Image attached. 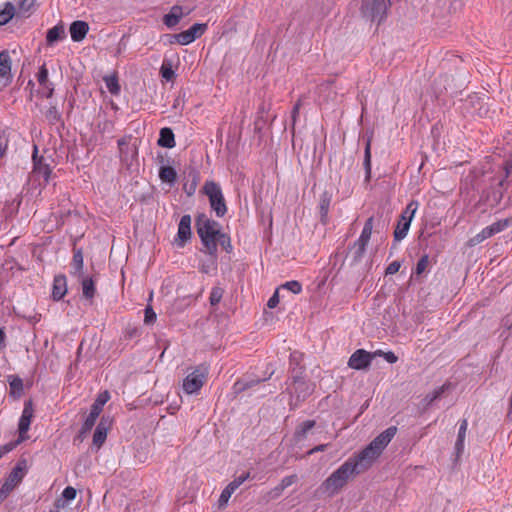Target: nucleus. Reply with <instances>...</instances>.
<instances>
[{"label":"nucleus","mask_w":512,"mask_h":512,"mask_svg":"<svg viewBox=\"0 0 512 512\" xmlns=\"http://www.w3.org/2000/svg\"><path fill=\"white\" fill-rule=\"evenodd\" d=\"M397 428L391 426L379 434L357 455L348 458L319 487V491L332 497L336 495L355 475L366 471L380 456L385 447L396 435Z\"/></svg>","instance_id":"1"},{"label":"nucleus","mask_w":512,"mask_h":512,"mask_svg":"<svg viewBox=\"0 0 512 512\" xmlns=\"http://www.w3.org/2000/svg\"><path fill=\"white\" fill-rule=\"evenodd\" d=\"M196 226L205 251L210 255H215L217 252V238L221 233L219 223L205 215H200L197 218Z\"/></svg>","instance_id":"2"},{"label":"nucleus","mask_w":512,"mask_h":512,"mask_svg":"<svg viewBox=\"0 0 512 512\" xmlns=\"http://www.w3.org/2000/svg\"><path fill=\"white\" fill-rule=\"evenodd\" d=\"M203 190L208 196L210 206L216 216L223 217L227 212V206L220 185L214 181H207L204 184Z\"/></svg>","instance_id":"3"},{"label":"nucleus","mask_w":512,"mask_h":512,"mask_svg":"<svg viewBox=\"0 0 512 512\" xmlns=\"http://www.w3.org/2000/svg\"><path fill=\"white\" fill-rule=\"evenodd\" d=\"M390 6V0H363L361 13L363 17L380 23Z\"/></svg>","instance_id":"4"},{"label":"nucleus","mask_w":512,"mask_h":512,"mask_svg":"<svg viewBox=\"0 0 512 512\" xmlns=\"http://www.w3.org/2000/svg\"><path fill=\"white\" fill-rule=\"evenodd\" d=\"M109 399H110V394L108 391H103V392L99 393L96 400L94 401V403L91 406L89 415L86 417V419L81 427L80 435H85L92 429L99 414L101 413V411L103 409V406L108 402Z\"/></svg>","instance_id":"5"},{"label":"nucleus","mask_w":512,"mask_h":512,"mask_svg":"<svg viewBox=\"0 0 512 512\" xmlns=\"http://www.w3.org/2000/svg\"><path fill=\"white\" fill-rule=\"evenodd\" d=\"M26 474V462L20 461L12 469L2 487L0 488V500L5 499L10 492L22 481Z\"/></svg>","instance_id":"6"},{"label":"nucleus","mask_w":512,"mask_h":512,"mask_svg":"<svg viewBox=\"0 0 512 512\" xmlns=\"http://www.w3.org/2000/svg\"><path fill=\"white\" fill-rule=\"evenodd\" d=\"M301 373L302 368H299V371H296L295 368L292 369V382L287 388L291 397L295 398L297 402L304 400L312 391L310 384L300 377Z\"/></svg>","instance_id":"7"},{"label":"nucleus","mask_w":512,"mask_h":512,"mask_svg":"<svg viewBox=\"0 0 512 512\" xmlns=\"http://www.w3.org/2000/svg\"><path fill=\"white\" fill-rule=\"evenodd\" d=\"M208 368L206 366H198L192 373L188 374L183 381V389L187 394L198 392L203 386Z\"/></svg>","instance_id":"8"},{"label":"nucleus","mask_w":512,"mask_h":512,"mask_svg":"<svg viewBox=\"0 0 512 512\" xmlns=\"http://www.w3.org/2000/svg\"><path fill=\"white\" fill-rule=\"evenodd\" d=\"M381 350L375 352H367L364 349L356 350L349 358L348 366L355 370H363L370 366L372 360L381 355Z\"/></svg>","instance_id":"9"},{"label":"nucleus","mask_w":512,"mask_h":512,"mask_svg":"<svg viewBox=\"0 0 512 512\" xmlns=\"http://www.w3.org/2000/svg\"><path fill=\"white\" fill-rule=\"evenodd\" d=\"M33 412H34V410H33L32 401L25 402L24 408H23V411H22V414H21V417H20L19 423H18L19 438L17 440V443H21L28 438L27 432L30 428V424H31V421L33 418Z\"/></svg>","instance_id":"10"},{"label":"nucleus","mask_w":512,"mask_h":512,"mask_svg":"<svg viewBox=\"0 0 512 512\" xmlns=\"http://www.w3.org/2000/svg\"><path fill=\"white\" fill-rule=\"evenodd\" d=\"M206 29V24L196 23L192 25L188 30L178 34H174L172 38L176 39L180 45H188L200 37Z\"/></svg>","instance_id":"11"},{"label":"nucleus","mask_w":512,"mask_h":512,"mask_svg":"<svg viewBox=\"0 0 512 512\" xmlns=\"http://www.w3.org/2000/svg\"><path fill=\"white\" fill-rule=\"evenodd\" d=\"M191 238V216L183 215L178 225L177 236L175 243L178 247L182 248L186 242Z\"/></svg>","instance_id":"12"},{"label":"nucleus","mask_w":512,"mask_h":512,"mask_svg":"<svg viewBox=\"0 0 512 512\" xmlns=\"http://www.w3.org/2000/svg\"><path fill=\"white\" fill-rule=\"evenodd\" d=\"M249 478V473H245L231 481L221 492L219 505L224 506L228 503L232 494Z\"/></svg>","instance_id":"13"},{"label":"nucleus","mask_w":512,"mask_h":512,"mask_svg":"<svg viewBox=\"0 0 512 512\" xmlns=\"http://www.w3.org/2000/svg\"><path fill=\"white\" fill-rule=\"evenodd\" d=\"M118 146L121 160L126 165H131L134 158L137 156V147L130 145L126 139L118 140Z\"/></svg>","instance_id":"14"},{"label":"nucleus","mask_w":512,"mask_h":512,"mask_svg":"<svg viewBox=\"0 0 512 512\" xmlns=\"http://www.w3.org/2000/svg\"><path fill=\"white\" fill-rule=\"evenodd\" d=\"M36 77H37V81H38L40 87L42 88V94L45 97L50 98L53 95L54 86L48 79V70H47L45 64H43L39 68V71H38Z\"/></svg>","instance_id":"15"},{"label":"nucleus","mask_w":512,"mask_h":512,"mask_svg":"<svg viewBox=\"0 0 512 512\" xmlns=\"http://www.w3.org/2000/svg\"><path fill=\"white\" fill-rule=\"evenodd\" d=\"M109 427V421L104 418H102L98 423L93 435V445L96 446L97 449H99L105 442Z\"/></svg>","instance_id":"16"},{"label":"nucleus","mask_w":512,"mask_h":512,"mask_svg":"<svg viewBox=\"0 0 512 512\" xmlns=\"http://www.w3.org/2000/svg\"><path fill=\"white\" fill-rule=\"evenodd\" d=\"M89 26L84 21H74L70 26L71 39L74 42L82 41L88 33Z\"/></svg>","instance_id":"17"},{"label":"nucleus","mask_w":512,"mask_h":512,"mask_svg":"<svg viewBox=\"0 0 512 512\" xmlns=\"http://www.w3.org/2000/svg\"><path fill=\"white\" fill-rule=\"evenodd\" d=\"M11 57L7 51L0 52V79L7 82L11 77Z\"/></svg>","instance_id":"18"},{"label":"nucleus","mask_w":512,"mask_h":512,"mask_svg":"<svg viewBox=\"0 0 512 512\" xmlns=\"http://www.w3.org/2000/svg\"><path fill=\"white\" fill-rule=\"evenodd\" d=\"M66 33L63 25H56L47 31L46 43L53 46L55 43L65 39Z\"/></svg>","instance_id":"19"},{"label":"nucleus","mask_w":512,"mask_h":512,"mask_svg":"<svg viewBox=\"0 0 512 512\" xmlns=\"http://www.w3.org/2000/svg\"><path fill=\"white\" fill-rule=\"evenodd\" d=\"M67 292L66 279L64 276H56L53 282L52 296L54 300H60Z\"/></svg>","instance_id":"20"},{"label":"nucleus","mask_w":512,"mask_h":512,"mask_svg":"<svg viewBox=\"0 0 512 512\" xmlns=\"http://www.w3.org/2000/svg\"><path fill=\"white\" fill-rule=\"evenodd\" d=\"M183 16L182 8L180 6H173L168 14L163 18V22L167 27L176 26Z\"/></svg>","instance_id":"21"},{"label":"nucleus","mask_w":512,"mask_h":512,"mask_svg":"<svg viewBox=\"0 0 512 512\" xmlns=\"http://www.w3.org/2000/svg\"><path fill=\"white\" fill-rule=\"evenodd\" d=\"M82 285L83 295L87 299H92L95 295V282L92 277L84 276L76 277Z\"/></svg>","instance_id":"22"},{"label":"nucleus","mask_w":512,"mask_h":512,"mask_svg":"<svg viewBox=\"0 0 512 512\" xmlns=\"http://www.w3.org/2000/svg\"><path fill=\"white\" fill-rule=\"evenodd\" d=\"M158 145L165 148H173L175 146L174 133L170 128H162L158 139Z\"/></svg>","instance_id":"23"},{"label":"nucleus","mask_w":512,"mask_h":512,"mask_svg":"<svg viewBox=\"0 0 512 512\" xmlns=\"http://www.w3.org/2000/svg\"><path fill=\"white\" fill-rule=\"evenodd\" d=\"M83 267H84V259H83L82 251L77 250L74 252L72 262H71L72 274L75 277H82Z\"/></svg>","instance_id":"24"},{"label":"nucleus","mask_w":512,"mask_h":512,"mask_svg":"<svg viewBox=\"0 0 512 512\" xmlns=\"http://www.w3.org/2000/svg\"><path fill=\"white\" fill-rule=\"evenodd\" d=\"M15 15V7L12 3L7 2L0 7V26L8 23Z\"/></svg>","instance_id":"25"},{"label":"nucleus","mask_w":512,"mask_h":512,"mask_svg":"<svg viewBox=\"0 0 512 512\" xmlns=\"http://www.w3.org/2000/svg\"><path fill=\"white\" fill-rule=\"evenodd\" d=\"M410 224L411 222L409 218H405V220H402V218H400L397 227L394 231L395 240L400 241L406 237L408 230L410 228Z\"/></svg>","instance_id":"26"},{"label":"nucleus","mask_w":512,"mask_h":512,"mask_svg":"<svg viewBox=\"0 0 512 512\" xmlns=\"http://www.w3.org/2000/svg\"><path fill=\"white\" fill-rule=\"evenodd\" d=\"M159 177L163 182L172 184L176 181L177 173L171 166H162L159 170Z\"/></svg>","instance_id":"27"},{"label":"nucleus","mask_w":512,"mask_h":512,"mask_svg":"<svg viewBox=\"0 0 512 512\" xmlns=\"http://www.w3.org/2000/svg\"><path fill=\"white\" fill-rule=\"evenodd\" d=\"M373 221H374L373 217H370L367 219L357 241H359L361 243H366V244L369 243L371 234L373 231Z\"/></svg>","instance_id":"28"},{"label":"nucleus","mask_w":512,"mask_h":512,"mask_svg":"<svg viewBox=\"0 0 512 512\" xmlns=\"http://www.w3.org/2000/svg\"><path fill=\"white\" fill-rule=\"evenodd\" d=\"M44 117L50 124H56L61 121V113L57 109L56 105H50L44 111Z\"/></svg>","instance_id":"29"},{"label":"nucleus","mask_w":512,"mask_h":512,"mask_svg":"<svg viewBox=\"0 0 512 512\" xmlns=\"http://www.w3.org/2000/svg\"><path fill=\"white\" fill-rule=\"evenodd\" d=\"M510 224H511L510 219H502V220L492 223L491 225L487 226L486 228L492 237L493 235L505 230Z\"/></svg>","instance_id":"30"},{"label":"nucleus","mask_w":512,"mask_h":512,"mask_svg":"<svg viewBox=\"0 0 512 512\" xmlns=\"http://www.w3.org/2000/svg\"><path fill=\"white\" fill-rule=\"evenodd\" d=\"M315 426V421L307 420L303 422L296 430L295 437L297 441H301L307 435V433Z\"/></svg>","instance_id":"31"},{"label":"nucleus","mask_w":512,"mask_h":512,"mask_svg":"<svg viewBox=\"0 0 512 512\" xmlns=\"http://www.w3.org/2000/svg\"><path fill=\"white\" fill-rule=\"evenodd\" d=\"M34 159V173L43 177L45 181H48L50 176V168L47 164H43L41 161H36L35 155L33 156Z\"/></svg>","instance_id":"32"},{"label":"nucleus","mask_w":512,"mask_h":512,"mask_svg":"<svg viewBox=\"0 0 512 512\" xmlns=\"http://www.w3.org/2000/svg\"><path fill=\"white\" fill-rule=\"evenodd\" d=\"M467 428H468V422L466 419H464L460 424L459 431H458V437H457V441H456V449L458 452H461L464 448V440H465Z\"/></svg>","instance_id":"33"},{"label":"nucleus","mask_w":512,"mask_h":512,"mask_svg":"<svg viewBox=\"0 0 512 512\" xmlns=\"http://www.w3.org/2000/svg\"><path fill=\"white\" fill-rule=\"evenodd\" d=\"M104 82L111 94L117 95L120 92V85L116 76H105Z\"/></svg>","instance_id":"34"},{"label":"nucleus","mask_w":512,"mask_h":512,"mask_svg":"<svg viewBox=\"0 0 512 512\" xmlns=\"http://www.w3.org/2000/svg\"><path fill=\"white\" fill-rule=\"evenodd\" d=\"M364 168L366 171V178L370 177L371 173V141L368 139L365 147V155H364Z\"/></svg>","instance_id":"35"},{"label":"nucleus","mask_w":512,"mask_h":512,"mask_svg":"<svg viewBox=\"0 0 512 512\" xmlns=\"http://www.w3.org/2000/svg\"><path fill=\"white\" fill-rule=\"evenodd\" d=\"M224 294V289L220 286H214L211 290L209 301L212 306L217 305Z\"/></svg>","instance_id":"36"},{"label":"nucleus","mask_w":512,"mask_h":512,"mask_svg":"<svg viewBox=\"0 0 512 512\" xmlns=\"http://www.w3.org/2000/svg\"><path fill=\"white\" fill-rule=\"evenodd\" d=\"M161 76L166 80L170 81L174 78L175 72L172 69V65L166 61H164L160 68Z\"/></svg>","instance_id":"37"},{"label":"nucleus","mask_w":512,"mask_h":512,"mask_svg":"<svg viewBox=\"0 0 512 512\" xmlns=\"http://www.w3.org/2000/svg\"><path fill=\"white\" fill-rule=\"evenodd\" d=\"M491 235L489 234L487 228H483L478 234H476L475 236H473L470 240H469V243L471 246H475V245H478L480 244L481 242H483L484 240L490 238Z\"/></svg>","instance_id":"38"},{"label":"nucleus","mask_w":512,"mask_h":512,"mask_svg":"<svg viewBox=\"0 0 512 512\" xmlns=\"http://www.w3.org/2000/svg\"><path fill=\"white\" fill-rule=\"evenodd\" d=\"M367 245L368 244L361 243L359 241H356L354 243L353 252H354V260L355 261H361V259L363 258L364 254H365Z\"/></svg>","instance_id":"39"},{"label":"nucleus","mask_w":512,"mask_h":512,"mask_svg":"<svg viewBox=\"0 0 512 512\" xmlns=\"http://www.w3.org/2000/svg\"><path fill=\"white\" fill-rule=\"evenodd\" d=\"M417 208H418L417 202H414V201L410 202L401 215L402 220H405V218L406 219L409 218L410 222H411L412 218L414 217V215L417 211Z\"/></svg>","instance_id":"40"},{"label":"nucleus","mask_w":512,"mask_h":512,"mask_svg":"<svg viewBox=\"0 0 512 512\" xmlns=\"http://www.w3.org/2000/svg\"><path fill=\"white\" fill-rule=\"evenodd\" d=\"M446 388V385H443L435 390H433L432 392L428 393L426 396H425V399L424 401L426 402L427 405H430L431 403H433L436 399H438L442 393L444 392Z\"/></svg>","instance_id":"41"},{"label":"nucleus","mask_w":512,"mask_h":512,"mask_svg":"<svg viewBox=\"0 0 512 512\" xmlns=\"http://www.w3.org/2000/svg\"><path fill=\"white\" fill-rule=\"evenodd\" d=\"M217 243H219L227 253H230L232 251L230 237L227 236L226 234L220 233L217 238Z\"/></svg>","instance_id":"42"},{"label":"nucleus","mask_w":512,"mask_h":512,"mask_svg":"<svg viewBox=\"0 0 512 512\" xmlns=\"http://www.w3.org/2000/svg\"><path fill=\"white\" fill-rule=\"evenodd\" d=\"M156 318L157 316L152 306H146L144 310V323L147 325L153 324L156 321Z\"/></svg>","instance_id":"43"},{"label":"nucleus","mask_w":512,"mask_h":512,"mask_svg":"<svg viewBox=\"0 0 512 512\" xmlns=\"http://www.w3.org/2000/svg\"><path fill=\"white\" fill-rule=\"evenodd\" d=\"M283 289H287L294 294H299L302 291V285L298 281H288L282 285Z\"/></svg>","instance_id":"44"},{"label":"nucleus","mask_w":512,"mask_h":512,"mask_svg":"<svg viewBox=\"0 0 512 512\" xmlns=\"http://www.w3.org/2000/svg\"><path fill=\"white\" fill-rule=\"evenodd\" d=\"M97 127L101 133H111L113 131L114 124L111 120L105 118L103 121L98 123Z\"/></svg>","instance_id":"45"},{"label":"nucleus","mask_w":512,"mask_h":512,"mask_svg":"<svg viewBox=\"0 0 512 512\" xmlns=\"http://www.w3.org/2000/svg\"><path fill=\"white\" fill-rule=\"evenodd\" d=\"M9 379V384L13 391L21 392L23 390V381L21 378L17 376H10Z\"/></svg>","instance_id":"46"},{"label":"nucleus","mask_w":512,"mask_h":512,"mask_svg":"<svg viewBox=\"0 0 512 512\" xmlns=\"http://www.w3.org/2000/svg\"><path fill=\"white\" fill-rule=\"evenodd\" d=\"M76 489L71 487V486H68L66 487L63 492H62V498L65 500V501H72L75 499L76 497Z\"/></svg>","instance_id":"47"},{"label":"nucleus","mask_w":512,"mask_h":512,"mask_svg":"<svg viewBox=\"0 0 512 512\" xmlns=\"http://www.w3.org/2000/svg\"><path fill=\"white\" fill-rule=\"evenodd\" d=\"M297 481V476L296 475H290V476H286L282 479L281 481V484H280V488L281 490L291 486L292 484H294L295 482Z\"/></svg>","instance_id":"48"},{"label":"nucleus","mask_w":512,"mask_h":512,"mask_svg":"<svg viewBox=\"0 0 512 512\" xmlns=\"http://www.w3.org/2000/svg\"><path fill=\"white\" fill-rule=\"evenodd\" d=\"M428 265V256H423L421 257V259L418 261L417 265H416V273L417 274H421L425 271L426 267Z\"/></svg>","instance_id":"49"},{"label":"nucleus","mask_w":512,"mask_h":512,"mask_svg":"<svg viewBox=\"0 0 512 512\" xmlns=\"http://www.w3.org/2000/svg\"><path fill=\"white\" fill-rule=\"evenodd\" d=\"M400 267H401V264L399 261H393L386 268V274L393 275L399 271Z\"/></svg>","instance_id":"50"},{"label":"nucleus","mask_w":512,"mask_h":512,"mask_svg":"<svg viewBox=\"0 0 512 512\" xmlns=\"http://www.w3.org/2000/svg\"><path fill=\"white\" fill-rule=\"evenodd\" d=\"M330 200L328 198H323L320 202V213L321 217L324 218L328 214Z\"/></svg>","instance_id":"51"},{"label":"nucleus","mask_w":512,"mask_h":512,"mask_svg":"<svg viewBox=\"0 0 512 512\" xmlns=\"http://www.w3.org/2000/svg\"><path fill=\"white\" fill-rule=\"evenodd\" d=\"M380 354H381L380 356L384 357V359H385L388 363L393 364V363L397 362V360H398V357H397V356L394 354V352H392V351H389V352H383V351H381V353H380Z\"/></svg>","instance_id":"52"},{"label":"nucleus","mask_w":512,"mask_h":512,"mask_svg":"<svg viewBox=\"0 0 512 512\" xmlns=\"http://www.w3.org/2000/svg\"><path fill=\"white\" fill-rule=\"evenodd\" d=\"M279 303V296H278V290L275 291V293L270 297V299L267 302V306L269 308H275Z\"/></svg>","instance_id":"53"},{"label":"nucleus","mask_w":512,"mask_h":512,"mask_svg":"<svg viewBox=\"0 0 512 512\" xmlns=\"http://www.w3.org/2000/svg\"><path fill=\"white\" fill-rule=\"evenodd\" d=\"M7 147H8L7 138L0 135V158L6 154Z\"/></svg>","instance_id":"54"},{"label":"nucleus","mask_w":512,"mask_h":512,"mask_svg":"<svg viewBox=\"0 0 512 512\" xmlns=\"http://www.w3.org/2000/svg\"><path fill=\"white\" fill-rule=\"evenodd\" d=\"M259 382H260V380L255 381V383H259ZM253 384H254V381H251V382H248L245 384H243L241 382H237V383H235L234 387H235L236 391H241L243 389L251 388L253 386Z\"/></svg>","instance_id":"55"},{"label":"nucleus","mask_w":512,"mask_h":512,"mask_svg":"<svg viewBox=\"0 0 512 512\" xmlns=\"http://www.w3.org/2000/svg\"><path fill=\"white\" fill-rule=\"evenodd\" d=\"M34 3H35V0H23L20 3V9L22 11L28 12L30 10V8L34 5Z\"/></svg>","instance_id":"56"},{"label":"nucleus","mask_w":512,"mask_h":512,"mask_svg":"<svg viewBox=\"0 0 512 512\" xmlns=\"http://www.w3.org/2000/svg\"><path fill=\"white\" fill-rule=\"evenodd\" d=\"M302 359V354L300 352L294 351L290 354V364H299Z\"/></svg>","instance_id":"57"},{"label":"nucleus","mask_w":512,"mask_h":512,"mask_svg":"<svg viewBox=\"0 0 512 512\" xmlns=\"http://www.w3.org/2000/svg\"><path fill=\"white\" fill-rule=\"evenodd\" d=\"M505 177L508 178L512 173V161H507L504 165Z\"/></svg>","instance_id":"58"},{"label":"nucleus","mask_w":512,"mask_h":512,"mask_svg":"<svg viewBox=\"0 0 512 512\" xmlns=\"http://www.w3.org/2000/svg\"><path fill=\"white\" fill-rule=\"evenodd\" d=\"M327 444H321V445H318L316 447H314L313 449H311L308 454H314L316 452H319V451H324L326 448H327Z\"/></svg>","instance_id":"59"},{"label":"nucleus","mask_w":512,"mask_h":512,"mask_svg":"<svg viewBox=\"0 0 512 512\" xmlns=\"http://www.w3.org/2000/svg\"><path fill=\"white\" fill-rule=\"evenodd\" d=\"M19 443H17V441L15 443H10V444H7V445H4L1 449L2 451L5 453V452H9L11 451L14 447H16V445H18Z\"/></svg>","instance_id":"60"},{"label":"nucleus","mask_w":512,"mask_h":512,"mask_svg":"<svg viewBox=\"0 0 512 512\" xmlns=\"http://www.w3.org/2000/svg\"><path fill=\"white\" fill-rule=\"evenodd\" d=\"M299 108H300V102H297L294 107H293V111H292V117H293V120L295 121L296 119V116L299 112Z\"/></svg>","instance_id":"61"},{"label":"nucleus","mask_w":512,"mask_h":512,"mask_svg":"<svg viewBox=\"0 0 512 512\" xmlns=\"http://www.w3.org/2000/svg\"><path fill=\"white\" fill-rule=\"evenodd\" d=\"M173 36H174V34H166L165 35L169 44L177 43L176 39L172 38Z\"/></svg>","instance_id":"62"},{"label":"nucleus","mask_w":512,"mask_h":512,"mask_svg":"<svg viewBox=\"0 0 512 512\" xmlns=\"http://www.w3.org/2000/svg\"><path fill=\"white\" fill-rule=\"evenodd\" d=\"M56 506L59 508V507H64L65 506V503L62 501V499H58L57 502H56Z\"/></svg>","instance_id":"63"},{"label":"nucleus","mask_w":512,"mask_h":512,"mask_svg":"<svg viewBox=\"0 0 512 512\" xmlns=\"http://www.w3.org/2000/svg\"><path fill=\"white\" fill-rule=\"evenodd\" d=\"M4 339H5V333L0 330V344H2L4 342Z\"/></svg>","instance_id":"64"}]
</instances>
